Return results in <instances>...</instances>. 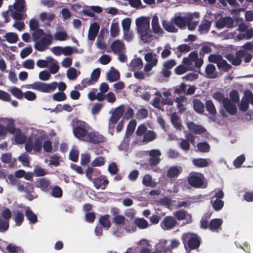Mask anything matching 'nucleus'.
<instances>
[{"label": "nucleus", "instance_id": "de8ad7c7", "mask_svg": "<svg viewBox=\"0 0 253 253\" xmlns=\"http://www.w3.org/2000/svg\"><path fill=\"white\" fill-rule=\"evenodd\" d=\"M134 224L140 229H145L148 226L147 221L144 218L135 219Z\"/></svg>", "mask_w": 253, "mask_h": 253}, {"label": "nucleus", "instance_id": "7ed1b4c3", "mask_svg": "<svg viewBox=\"0 0 253 253\" xmlns=\"http://www.w3.org/2000/svg\"><path fill=\"white\" fill-rule=\"evenodd\" d=\"M90 127L85 122L77 120L73 125V132L74 136L79 139L85 141Z\"/></svg>", "mask_w": 253, "mask_h": 253}, {"label": "nucleus", "instance_id": "473e14b6", "mask_svg": "<svg viewBox=\"0 0 253 253\" xmlns=\"http://www.w3.org/2000/svg\"><path fill=\"white\" fill-rule=\"evenodd\" d=\"M217 67L219 70L224 72H228L232 68L231 65L228 64L223 58L218 63Z\"/></svg>", "mask_w": 253, "mask_h": 253}, {"label": "nucleus", "instance_id": "ddd939ff", "mask_svg": "<svg viewBox=\"0 0 253 253\" xmlns=\"http://www.w3.org/2000/svg\"><path fill=\"white\" fill-rule=\"evenodd\" d=\"M190 20L189 16L182 17L181 15H178L172 18L171 21L178 28L183 29L186 28V24L189 22Z\"/></svg>", "mask_w": 253, "mask_h": 253}, {"label": "nucleus", "instance_id": "8fccbe9b", "mask_svg": "<svg viewBox=\"0 0 253 253\" xmlns=\"http://www.w3.org/2000/svg\"><path fill=\"white\" fill-rule=\"evenodd\" d=\"M6 250L9 253H23V252L20 247L11 244L7 246Z\"/></svg>", "mask_w": 253, "mask_h": 253}, {"label": "nucleus", "instance_id": "bf43d9fd", "mask_svg": "<svg viewBox=\"0 0 253 253\" xmlns=\"http://www.w3.org/2000/svg\"><path fill=\"white\" fill-rule=\"evenodd\" d=\"M33 147L35 151L41 152L42 147V139L39 137L36 138L33 143Z\"/></svg>", "mask_w": 253, "mask_h": 253}, {"label": "nucleus", "instance_id": "4d7b16f0", "mask_svg": "<svg viewBox=\"0 0 253 253\" xmlns=\"http://www.w3.org/2000/svg\"><path fill=\"white\" fill-rule=\"evenodd\" d=\"M52 98L54 100L59 102L65 100L67 96L63 92H58L53 95Z\"/></svg>", "mask_w": 253, "mask_h": 253}, {"label": "nucleus", "instance_id": "c9c22d12", "mask_svg": "<svg viewBox=\"0 0 253 253\" xmlns=\"http://www.w3.org/2000/svg\"><path fill=\"white\" fill-rule=\"evenodd\" d=\"M99 223L102 227L107 229H109L111 226V222L109 220V215L105 214L100 216L99 219Z\"/></svg>", "mask_w": 253, "mask_h": 253}, {"label": "nucleus", "instance_id": "2f4dec72", "mask_svg": "<svg viewBox=\"0 0 253 253\" xmlns=\"http://www.w3.org/2000/svg\"><path fill=\"white\" fill-rule=\"evenodd\" d=\"M111 70L107 75V79L110 82H114L120 79V73L117 70Z\"/></svg>", "mask_w": 253, "mask_h": 253}, {"label": "nucleus", "instance_id": "3c124183", "mask_svg": "<svg viewBox=\"0 0 253 253\" xmlns=\"http://www.w3.org/2000/svg\"><path fill=\"white\" fill-rule=\"evenodd\" d=\"M51 195L54 198H61L63 195V191L59 186H55L51 190Z\"/></svg>", "mask_w": 253, "mask_h": 253}, {"label": "nucleus", "instance_id": "680f3d73", "mask_svg": "<svg viewBox=\"0 0 253 253\" xmlns=\"http://www.w3.org/2000/svg\"><path fill=\"white\" fill-rule=\"evenodd\" d=\"M67 76L69 80H74L77 77V70L74 68H70L67 71Z\"/></svg>", "mask_w": 253, "mask_h": 253}, {"label": "nucleus", "instance_id": "aec40b11", "mask_svg": "<svg viewBox=\"0 0 253 253\" xmlns=\"http://www.w3.org/2000/svg\"><path fill=\"white\" fill-rule=\"evenodd\" d=\"M182 171V169L180 166H172L168 170L167 175L169 178L177 177Z\"/></svg>", "mask_w": 253, "mask_h": 253}, {"label": "nucleus", "instance_id": "6e6d98bb", "mask_svg": "<svg viewBox=\"0 0 253 253\" xmlns=\"http://www.w3.org/2000/svg\"><path fill=\"white\" fill-rule=\"evenodd\" d=\"M212 208L216 211H220L224 206V202L221 199H216L214 201H211Z\"/></svg>", "mask_w": 253, "mask_h": 253}, {"label": "nucleus", "instance_id": "c03bdc74", "mask_svg": "<svg viewBox=\"0 0 253 253\" xmlns=\"http://www.w3.org/2000/svg\"><path fill=\"white\" fill-rule=\"evenodd\" d=\"M33 31L32 36L33 41L34 42H36L37 41L41 39L42 36L44 35L43 30L42 29H37Z\"/></svg>", "mask_w": 253, "mask_h": 253}, {"label": "nucleus", "instance_id": "69168bd1", "mask_svg": "<svg viewBox=\"0 0 253 253\" xmlns=\"http://www.w3.org/2000/svg\"><path fill=\"white\" fill-rule=\"evenodd\" d=\"M131 19L130 18H126L124 19L122 21V26L123 31L130 30Z\"/></svg>", "mask_w": 253, "mask_h": 253}, {"label": "nucleus", "instance_id": "774afa93", "mask_svg": "<svg viewBox=\"0 0 253 253\" xmlns=\"http://www.w3.org/2000/svg\"><path fill=\"white\" fill-rule=\"evenodd\" d=\"M245 161V157L244 155L238 156L234 161V166L238 168H240Z\"/></svg>", "mask_w": 253, "mask_h": 253}, {"label": "nucleus", "instance_id": "4c0bfd02", "mask_svg": "<svg viewBox=\"0 0 253 253\" xmlns=\"http://www.w3.org/2000/svg\"><path fill=\"white\" fill-rule=\"evenodd\" d=\"M47 60L39 59L37 61L36 64L38 67L41 68H46L48 66V62L53 63L54 60L51 57H47Z\"/></svg>", "mask_w": 253, "mask_h": 253}, {"label": "nucleus", "instance_id": "2eb2a0df", "mask_svg": "<svg viewBox=\"0 0 253 253\" xmlns=\"http://www.w3.org/2000/svg\"><path fill=\"white\" fill-rule=\"evenodd\" d=\"M177 224L176 219L171 216H166L162 223V226L165 230H169L173 228Z\"/></svg>", "mask_w": 253, "mask_h": 253}, {"label": "nucleus", "instance_id": "f3484780", "mask_svg": "<svg viewBox=\"0 0 253 253\" xmlns=\"http://www.w3.org/2000/svg\"><path fill=\"white\" fill-rule=\"evenodd\" d=\"M223 106L225 110L231 115H235L237 112V108L235 103L231 102V100L226 98L224 99Z\"/></svg>", "mask_w": 253, "mask_h": 253}, {"label": "nucleus", "instance_id": "49530a36", "mask_svg": "<svg viewBox=\"0 0 253 253\" xmlns=\"http://www.w3.org/2000/svg\"><path fill=\"white\" fill-rule=\"evenodd\" d=\"M140 36L141 40L145 43H148L152 40V35L148 32V31H144L138 33Z\"/></svg>", "mask_w": 253, "mask_h": 253}, {"label": "nucleus", "instance_id": "a18cd8bd", "mask_svg": "<svg viewBox=\"0 0 253 253\" xmlns=\"http://www.w3.org/2000/svg\"><path fill=\"white\" fill-rule=\"evenodd\" d=\"M4 37L6 38V40L10 43H14L18 40V36L15 33H8Z\"/></svg>", "mask_w": 253, "mask_h": 253}, {"label": "nucleus", "instance_id": "20e7f679", "mask_svg": "<svg viewBox=\"0 0 253 253\" xmlns=\"http://www.w3.org/2000/svg\"><path fill=\"white\" fill-rule=\"evenodd\" d=\"M18 190L26 193L25 197L30 201L38 198V195L35 191L33 184L27 182L18 183Z\"/></svg>", "mask_w": 253, "mask_h": 253}, {"label": "nucleus", "instance_id": "338daca9", "mask_svg": "<svg viewBox=\"0 0 253 253\" xmlns=\"http://www.w3.org/2000/svg\"><path fill=\"white\" fill-rule=\"evenodd\" d=\"M125 106L121 105L115 109L112 114L120 119L123 116Z\"/></svg>", "mask_w": 253, "mask_h": 253}, {"label": "nucleus", "instance_id": "39448f33", "mask_svg": "<svg viewBox=\"0 0 253 253\" xmlns=\"http://www.w3.org/2000/svg\"><path fill=\"white\" fill-rule=\"evenodd\" d=\"M203 174L197 172H192L189 174L188 181L190 186L196 188H205L207 183L204 181Z\"/></svg>", "mask_w": 253, "mask_h": 253}, {"label": "nucleus", "instance_id": "0eeeda50", "mask_svg": "<svg viewBox=\"0 0 253 253\" xmlns=\"http://www.w3.org/2000/svg\"><path fill=\"white\" fill-rule=\"evenodd\" d=\"M249 103L253 105V93L251 90H246L239 105V109L243 112L246 111L249 108Z\"/></svg>", "mask_w": 253, "mask_h": 253}, {"label": "nucleus", "instance_id": "4468645a", "mask_svg": "<svg viewBox=\"0 0 253 253\" xmlns=\"http://www.w3.org/2000/svg\"><path fill=\"white\" fill-rule=\"evenodd\" d=\"M91 181L97 189H99L100 188L102 189H105L106 186L109 184V180L107 178H105L103 175L93 178Z\"/></svg>", "mask_w": 253, "mask_h": 253}, {"label": "nucleus", "instance_id": "864d4df0", "mask_svg": "<svg viewBox=\"0 0 253 253\" xmlns=\"http://www.w3.org/2000/svg\"><path fill=\"white\" fill-rule=\"evenodd\" d=\"M128 221L126 217L122 215H116L113 218V222L117 225H124L126 224V221Z\"/></svg>", "mask_w": 253, "mask_h": 253}, {"label": "nucleus", "instance_id": "5701e85b", "mask_svg": "<svg viewBox=\"0 0 253 253\" xmlns=\"http://www.w3.org/2000/svg\"><path fill=\"white\" fill-rule=\"evenodd\" d=\"M173 215L178 220H182L186 219L187 216H188V220H189V222H191L192 221L191 215L189 214L188 212L186 211H177L173 213Z\"/></svg>", "mask_w": 253, "mask_h": 253}, {"label": "nucleus", "instance_id": "e2e57ef3", "mask_svg": "<svg viewBox=\"0 0 253 253\" xmlns=\"http://www.w3.org/2000/svg\"><path fill=\"white\" fill-rule=\"evenodd\" d=\"M68 35L66 32L59 31L55 33L54 35L55 39L59 41H63L67 39Z\"/></svg>", "mask_w": 253, "mask_h": 253}, {"label": "nucleus", "instance_id": "e433bc0d", "mask_svg": "<svg viewBox=\"0 0 253 253\" xmlns=\"http://www.w3.org/2000/svg\"><path fill=\"white\" fill-rule=\"evenodd\" d=\"M14 219L16 225H21L24 219V215L23 212L20 211H16L14 215Z\"/></svg>", "mask_w": 253, "mask_h": 253}, {"label": "nucleus", "instance_id": "5fc2aeb1", "mask_svg": "<svg viewBox=\"0 0 253 253\" xmlns=\"http://www.w3.org/2000/svg\"><path fill=\"white\" fill-rule=\"evenodd\" d=\"M178 146L185 152H188L190 150V143L186 139H181L180 142L178 143Z\"/></svg>", "mask_w": 253, "mask_h": 253}, {"label": "nucleus", "instance_id": "79ce46f5", "mask_svg": "<svg viewBox=\"0 0 253 253\" xmlns=\"http://www.w3.org/2000/svg\"><path fill=\"white\" fill-rule=\"evenodd\" d=\"M156 55L155 54L153 55L152 53H148L145 55V60L148 63L156 66L158 63V59L156 58Z\"/></svg>", "mask_w": 253, "mask_h": 253}, {"label": "nucleus", "instance_id": "a211bd4d", "mask_svg": "<svg viewBox=\"0 0 253 253\" xmlns=\"http://www.w3.org/2000/svg\"><path fill=\"white\" fill-rule=\"evenodd\" d=\"M99 29L100 26L96 22H94L90 25L88 33V40L94 41L95 40Z\"/></svg>", "mask_w": 253, "mask_h": 253}, {"label": "nucleus", "instance_id": "423d86ee", "mask_svg": "<svg viewBox=\"0 0 253 253\" xmlns=\"http://www.w3.org/2000/svg\"><path fill=\"white\" fill-rule=\"evenodd\" d=\"M53 37L50 34L45 35L39 40L35 42L34 47L39 51H43L47 49L52 42Z\"/></svg>", "mask_w": 253, "mask_h": 253}, {"label": "nucleus", "instance_id": "603ef678", "mask_svg": "<svg viewBox=\"0 0 253 253\" xmlns=\"http://www.w3.org/2000/svg\"><path fill=\"white\" fill-rule=\"evenodd\" d=\"M222 58V56L219 54H211L208 57V60L217 65Z\"/></svg>", "mask_w": 253, "mask_h": 253}, {"label": "nucleus", "instance_id": "f8f14e48", "mask_svg": "<svg viewBox=\"0 0 253 253\" xmlns=\"http://www.w3.org/2000/svg\"><path fill=\"white\" fill-rule=\"evenodd\" d=\"M149 155L150 158L148 160V162L150 165L156 166L160 163L161 161L160 156L161 155L160 150L156 149L151 150L149 151Z\"/></svg>", "mask_w": 253, "mask_h": 253}, {"label": "nucleus", "instance_id": "dca6fc26", "mask_svg": "<svg viewBox=\"0 0 253 253\" xmlns=\"http://www.w3.org/2000/svg\"><path fill=\"white\" fill-rule=\"evenodd\" d=\"M111 48L115 54L123 53L125 50L124 42L119 40H115L111 43Z\"/></svg>", "mask_w": 253, "mask_h": 253}, {"label": "nucleus", "instance_id": "393cba45", "mask_svg": "<svg viewBox=\"0 0 253 253\" xmlns=\"http://www.w3.org/2000/svg\"><path fill=\"white\" fill-rule=\"evenodd\" d=\"M209 159L197 158L192 160V163L196 167L204 168L209 166Z\"/></svg>", "mask_w": 253, "mask_h": 253}, {"label": "nucleus", "instance_id": "f03ea898", "mask_svg": "<svg viewBox=\"0 0 253 253\" xmlns=\"http://www.w3.org/2000/svg\"><path fill=\"white\" fill-rule=\"evenodd\" d=\"M184 248L187 251L198 249L201 244V239L196 234L184 233L181 237Z\"/></svg>", "mask_w": 253, "mask_h": 253}, {"label": "nucleus", "instance_id": "c756f323", "mask_svg": "<svg viewBox=\"0 0 253 253\" xmlns=\"http://www.w3.org/2000/svg\"><path fill=\"white\" fill-rule=\"evenodd\" d=\"M162 25L164 29L169 32L176 33L178 31L174 26L173 23L163 20Z\"/></svg>", "mask_w": 253, "mask_h": 253}, {"label": "nucleus", "instance_id": "72a5a7b5", "mask_svg": "<svg viewBox=\"0 0 253 253\" xmlns=\"http://www.w3.org/2000/svg\"><path fill=\"white\" fill-rule=\"evenodd\" d=\"M26 136L22 133L21 130L17 128V132H16L14 138L15 142L18 144H22L26 142Z\"/></svg>", "mask_w": 253, "mask_h": 253}, {"label": "nucleus", "instance_id": "f704fd0d", "mask_svg": "<svg viewBox=\"0 0 253 253\" xmlns=\"http://www.w3.org/2000/svg\"><path fill=\"white\" fill-rule=\"evenodd\" d=\"M156 137V134L153 130H148L143 136V142L148 143L152 141Z\"/></svg>", "mask_w": 253, "mask_h": 253}, {"label": "nucleus", "instance_id": "412c9836", "mask_svg": "<svg viewBox=\"0 0 253 253\" xmlns=\"http://www.w3.org/2000/svg\"><path fill=\"white\" fill-rule=\"evenodd\" d=\"M216 68L211 64H209L206 67L205 72L206 76L209 79H215L217 77V74L215 72Z\"/></svg>", "mask_w": 253, "mask_h": 253}, {"label": "nucleus", "instance_id": "ea45409f", "mask_svg": "<svg viewBox=\"0 0 253 253\" xmlns=\"http://www.w3.org/2000/svg\"><path fill=\"white\" fill-rule=\"evenodd\" d=\"M34 173L37 177L43 176L48 173V172L44 169L42 168L39 165L34 167Z\"/></svg>", "mask_w": 253, "mask_h": 253}, {"label": "nucleus", "instance_id": "58836bf2", "mask_svg": "<svg viewBox=\"0 0 253 253\" xmlns=\"http://www.w3.org/2000/svg\"><path fill=\"white\" fill-rule=\"evenodd\" d=\"M197 147L198 150L202 153H207L210 150V145L205 141L197 143Z\"/></svg>", "mask_w": 253, "mask_h": 253}, {"label": "nucleus", "instance_id": "7c9ffc66", "mask_svg": "<svg viewBox=\"0 0 253 253\" xmlns=\"http://www.w3.org/2000/svg\"><path fill=\"white\" fill-rule=\"evenodd\" d=\"M152 30H153V32L155 34H158V33L161 34V33H163V29L160 27V26L159 25L158 18L156 16L152 18Z\"/></svg>", "mask_w": 253, "mask_h": 253}, {"label": "nucleus", "instance_id": "13d9d810", "mask_svg": "<svg viewBox=\"0 0 253 253\" xmlns=\"http://www.w3.org/2000/svg\"><path fill=\"white\" fill-rule=\"evenodd\" d=\"M119 33V27L118 23H112L110 27V34L113 37H116Z\"/></svg>", "mask_w": 253, "mask_h": 253}, {"label": "nucleus", "instance_id": "0e129e2a", "mask_svg": "<svg viewBox=\"0 0 253 253\" xmlns=\"http://www.w3.org/2000/svg\"><path fill=\"white\" fill-rule=\"evenodd\" d=\"M186 89V85L185 83H182L180 85H177L175 87L174 93L178 95H180L182 93H185Z\"/></svg>", "mask_w": 253, "mask_h": 253}, {"label": "nucleus", "instance_id": "6ab92c4d", "mask_svg": "<svg viewBox=\"0 0 253 253\" xmlns=\"http://www.w3.org/2000/svg\"><path fill=\"white\" fill-rule=\"evenodd\" d=\"M187 127L188 129L196 134H201L204 133L206 129L205 127L201 125H198L193 122L187 123Z\"/></svg>", "mask_w": 253, "mask_h": 253}, {"label": "nucleus", "instance_id": "4be33fe9", "mask_svg": "<svg viewBox=\"0 0 253 253\" xmlns=\"http://www.w3.org/2000/svg\"><path fill=\"white\" fill-rule=\"evenodd\" d=\"M222 222L223 221L222 219H213L211 220L210 222L209 223V229L211 231L218 232V230L221 226Z\"/></svg>", "mask_w": 253, "mask_h": 253}, {"label": "nucleus", "instance_id": "c85d7f7f", "mask_svg": "<svg viewBox=\"0 0 253 253\" xmlns=\"http://www.w3.org/2000/svg\"><path fill=\"white\" fill-rule=\"evenodd\" d=\"M25 215L27 219L29 220L30 222L32 224H35L38 221L37 215L29 207L27 208L25 211Z\"/></svg>", "mask_w": 253, "mask_h": 253}, {"label": "nucleus", "instance_id": "052dcab7", "mask_svg": "<svg viewBox=\"0 0 253 253\" xmlns=\"http://www.w3.org/2000/svg\"><path fill=\"white\" fill-rule=\"evenodd\" d=\"M9 228V221L4 219L0 215V232H4Z\"/></svg>", "mask_w": 253, "mask_h": 253}, {"label": "nucleus", "instance_id": "09e8293b", "mask_svg": "<svg viewBox=\"0 0 253 253\" xmlns=\"http://www.w3.org/2000/svg\"><path fill=\"white\" fill-rule=\"evenodd\" d=\"M11 93L18 99H21L24 96V93L19 88L13 87L10 90Z\"/></svg>", "mask_w": 253, "mask_h": 253}, {"label": "nucleus", "instance_id": "37998d69", "mask_svg": "<svg viewBox=\"0 0 253 253\" xmlns=\"http://www.w3.org/2000/svg\"><path fill=\"white\" fill-rule=\"evenodd\" d=\"M25 0H15L13 7L16 11L18 12H24L25 7Z\"/></svg>", "mask_w": 253, "mask_h": 253}, {"label": "nucleus", "instance_id": "9d476101", "mask_svg": "<svg viewBox=\"0 0 253 253\" xmlns=\"http://www.w3.org/2000/svg\"><path fill=\"white\" fill-rule=\"evenodd\" d=\"M105 138L97 132H89L85 141L93 144H99L104 142Z\"/></svg>", "mask_w": 253, "mask_h": 253}, {"label": "nucleus", "instance_id": "bb28decb", "mask_svg": "<svg viewBox=\"0 0 253 253\" xmlns=\"http://www.w3.org/2000/svg\"><path fill=\"white\" fill-rule=\"evenodd\" d=\"M136 126V122L135 120H131L127 125L125 138H129L134 132Z\"/></svg>", "mask_w": 253, "mask_h": 253}, {"label": "nucleus", "instance_id": "b1692460", "mask_svg": "<svg viewBox=\"0 0 253 253\" xmlns=\"http://www.w3.org/2000/svg\"><path fill=\"white\" fill-rule=\"evenodd\" d=\"M143 184L146 187H155L157 185V183L152 179V177L150 174H145L142 180Z\"/></svg>", "mask_w": 253, "mask_h": 253}, {"label": "nucleus", "instance_id": "1a4fd4ad", "mask_svg": "<svg viewBox=\"0 0 253 253\" xmlns=\"http://www.w3.org/2000/svg\"><path fill=\"white\" fill-rule=\"evenodd\" d=\"M51 182L49 179L43 177L37 178L35 181L36 187L40 189L44 192H48L50 189Z\"/></svg>", "mask_w": 253, "mask_h": 253}, {"label": "nucleus", "instance_id": "cd10ccee", "mask_svg": "<svg viewBox=\"0 0 253 253\" xmlns=\"http://www.w3.org/2000/svg\"><path fill=\"white\" fill-rule=\"evenodd\" d=\"M130 67L131 71L139 70L143 67V62L141 58H137L131 60L130 63Z\"/></svg>", "mask_w": 253, "mask_h": 253}, {"label": "nucleus", "instance_id": "a19ab883", "mask_svg": "<svg viewBox=\"0 0 253 253\" xmlns=\"http://www.w3.org/2000/svg\"><path fill=\"white\" fill-rule=\"evenodd\" d=\"M206 110L210 114L213 116L216 114V111L215 106L211 100H208L206 102Z\"/></svg>", "mask_w": 253, "mask_h": 253}, {"label": "nucleus", "instance_id": "f257e3e1", "mask_svg": "<svg viewBox=\"0 0 253 253\" xmlns=\"http://www.w3.org/2000/svg\"><path fill=\"white\" fill-rule=\"evenodd\" d=\"M61 92H63L66 88V84L64 82H60L58 84L56 82H52L49 84L41 82H36L32 84L28 85L27 88H32L40 92L44 93H50L57 88Z\"/></svg>", "mask_w": 253, "mask_h": 253}, {"label": "nucleus", "instance_id": "6e6552de", "mask_svg": "<svg viewBox=\"0 0 253 253\" xmlns=\"http://www.w3.org/2000/svg\"><path fill=\"white\" fill-rule=\"evenodd\" d=\"M137 33L148 31L150 28V20L145 17L138 18L135 21Z\"/></svg>", "mask_w": 253, "mask_h": 253}, {"label": "nucleus", "instance_id": "9b49d317", "mask_svg": "<svg viewBox=\"0 0 253 253\" xmlns=\"http://www.w3.org/2000/svg\"><path fill=\"white\" fill-rule=\"evenodd\" d=\"M234 24L233 19L229 16H226L217 20L215 22V26L218 29H222L225 27L231 28L234 27Z\"/></svg>", "mask_w": 253, "mask_h": 253}, {"label": "nucleus", "instance_id": "a878e982", "mask_svg": "<svg viewBox=\"0 0 253 253\" xmlns=\"http://www.w3.org/2000/svg\"><path fill=\"white\" fill-rule=\"evenodd\" d=\"M194 110L199 114H202L204 111V104L198 99H194L193 100Z\"/></svg>", "mask_w": 253, "mask_h": 253}]
</instances>
